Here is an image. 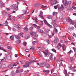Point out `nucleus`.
I'll use <instances>...</instances> for the list:
<instances>
[{"label":"nucleus","instance_id":"obj_42","mask_svg":"<svg viewBox=\"0 0 76 76\" xmlns=\"http://www.w3.org/2000/svg\"><path fill=\"white\" fill-rule=\"evenodd\" d=\"M7 48L8 49L11 50L12 49V47L11 46H8Z\"/></svg>","mask_w":76,"mask_h":76},{"label":"nucleus","instance_id":"obj_56","mask_svg":"<svg viewBox=\"0 0 76 76\" xmlns=\"http://www.w3.org/2000/svg\"><path fill=\"white\" fill-rule=\"evenodd\" d=\"M23 45L24 46H26V42H24L23 43Z\"/></svg>","mask_w":76,"mask_h":76},{"label":"nucleus","instance_id":"obj_45","mask_svg":"<svg viewBox=\"0 0 76 76\" xmlns=\"http://www.w3.org/2000/svg\"><path fill=\"white\" fill-rule=\"evenodd\" d=\"M12 31H16V28H15V27L13 28H12Z\"/></svg>","mask_w":76,"mask_h":76},{"label":"nucleus","instance_id":"obj_23","mask_svg":"<svg viewBox=\"0 0 76 76\" xmlns=\"http://www.w3.org/2000/svg\"><path fill=\"white\" fill-rule=\"evenodd\" d=\"M60 47H61V46L57 45V47H56V50H58L59 49H60Z\"/></svg>","mask_w":76,"mask_h":76},{"label":"nucleus","instance_id":"obj_49","mask_svg":"<svg viewBox=\"0 0 76 76\" xmlns=\"http://www.w3.org/2000/svg\"><path fill=\"white\" fill-rule=\"evenodd\" d=\"M54 30L56 33H57V32H58V30H57V28H54Z\"/></svg>","mask_w":76,"mask_h":76},{"label":"nucleus","instance_id":"obj_22","mask_svg":"<svg viewBox=\"0 0 76 76\" xmlns=\"http://www.w3.org/2000/svg\"><path fill=\"white\" fill-rule=\"evenodd\" d=\"M44 73H45V75H48V70H44L43 71Z\"/></svg>","mask_w":76,"mask_h":76},{"label":"nucleus","instance_id":"obj_57","mask_svg":"<svg viewBox=\"0 0 76 76\" xmlns=\"http://www.w3.org/2000/svg\"><path fill=\"white\" fill-rule=\"evenodd\" d=\"M45 31L46 32H48V29L47 28H45Z\"/></svg>","mask_w":76,"mask_h":76},{"label":"nucleus","instance_id":"obj_2","mask_svg":"<svg viewBox=\"0 0 76 76\" xmlns=\"http://www.w3.org/2000/svg\"><path fill=\"white\" fill-rule=\"evenodd\" d=\"M48 55L49 58L50 60H53V57L54 56V54L51 53H48Z\"/></svg>","mask_w":76,"mask_h":76},{"label":"nucleus","instance_id":"obj_1","mask_svg":"<svg viewBox=\"0 0 76 76\" xmlns=\"http://www.w3.org/2000/svg\"><path fill=\"white\" fill-rule=\"evenodd\" d=\"M72 3V2L71 1H68V2L66 1L65 2L64 6H66L65 7V8L67 7H69L70 6V4H71Z\"/></svg>","mask_w":76,"mask_h":76},{"label":"nucleus","instance_id":"obj_29","mask_svg":"<svg viewBox=\"0 0 76 76\" xmlns=\"http://www.w3.org/2000/svg\"><path fill=\"white\" fill-rule=\"evenodd\" d=\"M64 71H65L64 74L65 75V76H67V70H66L65 69L64 70Z\"/></svg>","mask_w":76,"mask_h":76},{"label":"nucleus","instance_id":"obj_58","mask_svg":"<svg viewBox=\"0 0 76 76\" xmlns=\"http://www.w3.org/2000/svg\"><path fill=\"white\" fill-rule=\"evenodd\" d=\"M72 52V50H71L70 51L68 52V54H71Z\"/></svg>","mask_w":76,"mask_h":76},{"label":"nucleus","instance_id":"obj_48","mask_svg":"<svg viewBox=\"0 0 76 76\" xmlns=\"http://www.w3.org/2000/svg\"><path fill=\"white\" fill-rule=\"evenodd\" d=\"M40 32L41 34L42 33H44V31L42 29H41L40 31Z\"/></svg>","mask_w":76,"mask_h":76},{"label":"nucleus","instance_id":"obj_34","mask_svg":"<svg viewBox=\"0 0 76 76\" xmlns=\"http://www.w3.org/2000/svg\"><path fill=\"white\" fill-rule=\"evenodd\" d=\"M42 14H43V12H42V11H40V15H39V16H42Z\"/></svg>","mask_w":76,"mask_h":76},{"label":"nucleus","instance_id":"obj_18","mask_svg":"<svg viewBox=\"0 0 76 76\" xmlns=\"http://www.w3.org/2000/svg\"><path fill=\"white\" fill-rule=\"evenodd\" d=\"M8 68L9 69H13V65L12 64H10L8 66Z\"/></svg>","mask_w":76,"mask_h":76},{"label":"nucleus","instance_id":"obj_5","mask_svg":"<svg viewBox=\"0 0 76 76\" xmlns=\"http://www.w3.org/2000/svg\"><path fill=\"white\" fill-rule=\"evenodd\" d=\"M66 20V21L69 22L70 24H72V25H73L74 24V22L69 17H68Z\"/></svg>","mask_w":76,"mask_h":76},{"label":"nucleus","instance_id":"obj_51","mask_svg":"<svg viewBox=\"0 0 76 76\" xmlns=\"http://www.w3.org/2000/svg\"><path fill=\"white\" fill-rule=\"evenodd\" d=\"M6 10H7V11H10V9L9 8H6Z\"/></svg>","mask_w":76,"mask_h":76},{"label":"nucleus","instance_id":"obj_6","mask_svg":"<svg viewBox=\"0 0 76 76\" xmlns=\"http://www.w3.org/2000/svg\"><path fill=\"white\" fill-rule=\"evenodd\" d=\"M33 40H35L33 41L32 42V43H33V45H35V44H37V42H38V40L37 39V38H34L33 39Z\"/></svg>","mask_w":76,"mask_h":76},{"label":"nucleus","instance_id":"obj_28","mask_svg":"<svg viewBox=\"0 0 76 76\" xmlns=\"http://www.w3.org/2000/svg\"><path fill=\"white\" fill-rule=\"evenodd\" d=\"M10 39H11V40H12V41L14 39V36H11L10 37Z\"/></svg>","mask_w":76,"mask_h":76},{"label":"nucleus","instance_id":"obj_4","mask_svg":"<svg viewBox=\"0 0 76 76\" xmlns=\"http://www.w3.org/2000/svg\"><path fill=\"white\" fill-rule=\"evenodd\" d=\"M40 67H43L44 66L46 67V68H48V66L46 64V62H43L42 63L40 64Z\"/></svg>","mask_w":76,"mask_h":76},{"label":"nucleus","instance_id":"obj_20","mask_svg":"<svg viewBox=\"0 0 76 76\" xmlns=\"http://www.w3.org/2000/svg\"><path fill=\"white\" fill-rule=\"evenodd\" d=\"M21 42L20 40H18L16 41V42L17 44H19Z\"/></svg>","mask_w":76,"mask_h":76},{"label":"nucleus","instance_id":"obj_38","mask_svg":"<svg viewBox=\"0 0 76 76\" xmlns=\"http://www.w3.org/2000/svg\"><path fill=\"white\" fill-rule=\"evenodd\" d=\"M48 26L50 27V28H52V26L50 25L49 23H48Z\"/></svg>","mask_w":76,"mask_h":76},{"label":"nucleus","instance_id":"obj_27","mask_svg":"<svg viewBox=\"0 0 76 76\" xmlns=\"http://www.w3.org/2000/svg\"><path fill=\"white\" fill-rule=\"evenodd\" d=\"M57 15V12H53V16H56Z\"/></svg>","mask_w":76,"mask_h":76},{"label":"nucleus","instance_id":"obj_39","mask_svg":"<svg viewBox=\"0 0 76 76\" xmlns=\"http://www.w3.org/2000/svg\"><path fill=\"white\" fill-rule=\"evenodd\" d=\"M6 22V25H4V26H8V25H7V24H8V22H7V21H6L5 22Z\"/></svg>","mask_w":76,"mask_h":76},{"label":"nucleus","instance_id":"obj_35","mask_svg":"<svg viewBox=\"0 0 76 76\" xmlns=\"http://www.w3.org/2000/svg\"><path fill=\"white\" fill-rule=\"evenodd\" d=\"M33 29H34V28L32 27H31L29 28V29L31 31V32H33L32 31L33 30Z\"/></svg>","mask_w":76,"mask_h":76},{"label":"nucleus","instance_id":"obj_53","mask_svg":"<svg viewBox=\"0 0 76 76\" xmlns=\"http://www.w3.org/2000/svg\"><path fill=\"white\" fill-rule=\"evenodd\" d=\"M69 70H72V66H70L69 67Z\"/></svg>","mask_w":76,"mask_h":76},{"label":"nucleus","instance_id":"obj_9","mask_svg":"<svg viewBox=\"0 0 76 76\" xmlns=\"http://www.w3.org/2000/svg\"><path fill=\"white\" fill-rule=\"evenodd\" d=\"M31 59L32 60H30V61H33V62H37V61H35V60H36V59H35V57L34 56H32L31 58Z\"/></svg>","mask_w":76,"mask_h":76},{"label":"nucleus","instance_id":"obj_25","mask_svg":"<svg viewBox=\"0 0 76 76\" xmlns=\"http://www.w3.org/2000/svg\"><path fill=\"white\" fill-rule=\"evenodd\" d=\"M6 58L5 57H4L2 58V59L1 60V61H6Z\"/></svg>","mask_w":76,"mask_h":76},{"label":"nucleus","instance_id":"obj_11","mask_svg":"<svg viewBox=\"0 0 76 76\" xmlns=\"http://www.w3.org/2000/svg\"><path fill=\"white\" fill-rule=\"evenodd\" d=\"M0 6H1V7H4V3H3L1 1H0Z\"/></svg>","mask_w":76,"mask_h":76},{"label":"nucleus","instance_id":"obj_3","mask_svg":"<svg viewBox=\"0 0 76 76\" xmlns=\"http://www.w3.org/2000/svg\"><path fill=\"white\" fill-rule=\"evenodd\" d=\"M12 7H13V9H14V10H18V3H17L16 4H14L12 6Z\"/></svg>","mask_w":76,"mask_h":76},{"label":"nucleus","instance_id":"obj_59","mask_svg":"<svg viewBox=\"0 0 76 76\" xmlns=\"http://www.w3.org/2000/svg\"><path fill=\"white\" fill-rule=\"evenodd\" d=\"M29 72V70H26L25 71V72H26V73H28Z\"/></svg>","mask_w":76,"mask_h":76},{"label":"nucleus","instance_id":"obj_7","mask_svg":"<svg viewBox=\"0 0 76 76\" xmlns=\"http://www.w3.org/2000/svg\"><path fill=\"white\" fill-rule=\"evenodd\" d=\"M14 27L16 28H19L18 29H20V26L18 24H16L14 25Z\"/></svg>","mask_w":76,"mask_h":76},{"label":"nucleus","instance_id":"obj_62","mask_svg":"<svg viewBox=\"0 0 76 76\" xmlns=\"http://www.w3.org/2000/svg\"><path fill=\"white\" fill-rule=\"evenodd\" d=\"M25 51H26V52H28V51H29V50L28 49H26L25 50Z\"/></svg>","mask_w":76,"mask_h":76},{"label":"nucleus","instance_id":"obj_14","mask_svg":"<svg viewBox=\"0 0 76 76\" xmlns=\"http://www.w3.org/2000/svg\"><path fill=\"white\" fill-rule=\"evenodd\" d=\"M0 67H1V69H4L6 67V65L0 64Z\"/></svg>","mask_w":76,"mask_h":76},{"label":"nucleus","instance_id":"obj_8","mask_svg":"<svg viewBox=\"0 0 76 76\" xmlns=\"http://www.w3.org/2000/svg\"><path fill=\"white\" fill-rule=\"evenodd\" d=\"M7 58L8 60H12V57L10 55H8L7 56Z\"/></svg>","mask_w":76,"mask_h":76},{"label":"nucleus","instance_id":"obj_54","mask_svg":"<svg viewBox=\"0 0 76 76\" xmlns=\"http://www.w3.org/2000/svg\"><path fill=\"white\" fill-rule=\"evenodd\" d=\"M52 51H53V52H56V50H55L54 49H52Z\"/></svg>","mask_w":76,"mask_h":76},{"label":"nucleus","instance_id":"obj_15","mask_svg":"<svg viewBox=\"0 0 76 76\" xmlns=\"http://www.w3.org/2000/svg\"><path fill=\"white\" fill-rule=\"evenodd\" d=\"M46 52L43 51L42 52L45 54V57H47L48 55V50H46Z\"/></svg>","mask_w":76,"mask_h":76},{"label":"nucleus","instance_id":"obj_43","mask_svg":"<svg viewBox=\"0 0 76 76\" xmlns=\"http://www.w3.org/2000/svg\"><path fill=\"white\" fill-rule=\"evenodd\" d=\"M69 29H70V31H72V30L74 28L73 27H69Z\"/></svg>","mask_w":76,"mask_h":76},{"label":"nucleus","instance_id":"obj_44","mask_svg":"<svg viewBox=\"0 0 76 76\" xmlns=\"http://www.w3.org/2000/svg\"><path fill=\"white\" fill-rule=\"evenodd\" d=\"M41 7L42 9H44V8H45V7H46V6H44V5H42Z\"/></svg>","mask_w":76,"mask_h":76},{"label":"nucleus","instance_id":"obj_31","mask_svg":"<svg viewBox=\"0 0 76 76\" xmlns=\"http://www.w3.org/2000/svg\"><path fill=\"white\" fill-rule=\"evenodd\" d=\"M31 62H28V63H29V64H34V62L33 61H30Z\"/></svg>","mask_w":76,"mask_h":76},{"label":"nucleus","instance_id":"obj_63","mask_svg":"<svg viewBox=\"0 0 76 76\" xmlns=\"http://www.w3.org/2000/svg\"><path fill=\"white\" fill-rule=\"evenodd\" d=\"M70 59L71 61H73V59L72 57H71L70 58Z\"/></svg>","mask_w":76,"mask_h":76},{"label":"nucleus","instance_id":"obj_26","mask_svg":"<svg viewBox=\"0 0 76 76\" xmlns=\"http://www.w3.org/2000/svg\"><path fill=\"white\" fill-rule=\"evenodd\" d=\"M0 50H3L4 51V52H6V51L3 48V47H1V46H0Z\"/></svg>","mask_w":76,"mask_h":76},{"label":"nucleus","instance_id":"obj_21","mask_svg":"<svg viewBox=\"0 0 76 76\" xmlns=\"http://www.w3.org/2000/svg\"><path fill=\"white\" fill-rule=\"evenodd\" d=\"M7 15V12H3V18L4 17L6 16V15Z\"/></svg>","mask_w":76,"mask_h":76},{"label":"nucleus","instance_id":"obj_64","mask_svg":"<svg viewBox=\"0 0 76 76\" xmlns=\"http://www.w3.org/2000/svg\"><path fill=\"white\" fill-rule=\"evenodd\" d=\"M12 65H13V66H17V64H16V63H15V64H12Z\"/></svg>","mask_w":76,"mask_h":76},{"label":"nucleus","instance_id":"obj_16","mask_svg":"<svg viewBox=\"0 0 76 76\" xmlns=\"http://www.w3.org/2000/svg\"><path fill=\"white\" fill-rule=\"evenodd\" d=\"M29 37H30V36L29 34H26L25 36V39H27L29 38Z\"/></svg>","mask_w":76,"mask_h":76},{"label":"nucleus","instance_id":"obj_24","mask_svg":"<svg viewBox=\"0 0 76 76\" xmlns=\"http://www.w3.org/2000/svg\"><path fill=\"white\" fill-rule=\"evenodd\" d=\"M16 39H18V40H19V39H20V37L19 35H17V36H16Z\"/></svg>","mask_w":76,"mask_h":76},{"label":"nucleus","instance_id":"obj_32","mask_svg":"<svg viewBox=\"0 0 76 76\" xmlns=\"http://www.w3.org/2000/svg\"><path fill=\"white\" fill-rule=\"evenodd\" d=\"M23 29H24V30H25V31H28V28L26 27H25V28H23Z\"/></svg>","mask_w":76,"mask_h":76},{"label":"nucleus","instance_id":"obj_55","mask_svg":"<svg viewBox=\"0 0 76 76\" xmlns=\"http://www.w3.org/2000/svg\"><path fill=\"white\" fill-rule=\"evenodd\" d=\"M39 16H40L41 18V19H44V17H43L42 15H39Z\"/></svg>","mask_w":76,"mask_h":76},{"label":"nucleus","instance_id":"obj_30","mask_svg":"<svg viewBox=\"0 0 76 76\" xmlns=\"http://www.w3.org/2000/svg\"><path fill=\"white\" fill-rule=\"evenodd\" d=\"M44 22L45 23V24H46V25H48V23H47V20H46L44 19Z\"/></svg>","mask_w":76,"mask_h":76},{"label":"nucleus","instance_id":"obj_19","mask_svg":"<svg viewBox=\"0 0 76 76\" xmlns=\"http://www.w3.org/2000/svg\"><path fill=\"white\" fill-rule=\"evenodd\" d=\"M22 15H25V14H26V11L25 10H23L22 11Z\"/></svg>","mask_w":76,"mask_h":76},{"label":"nucleus","instance_id":"obj_12","mask_svg":"<svg viewBox=\"0 0 76 76\" xmlns=\"http://www.w3.org/2000/svg\"><path fill=\"white\" fill-rule=\"evenodd\" d=\"M58 37H56L54 40V42L55 44H57L58 42Z\"/></svg>","mask_w":76,"mask_h":76},{"label":"nucleus","instance_id":"obj_60","mask_svg":"<svg viewBox=\"0 0 76 76\" xmlns=\"http://www.w3.org/2000/svg\"><path fill=\"white\" fill-rule=\"evenodd\" d=\"M33 25L35 28H36V27H37V25H36V24H33Z\"/></svg>","mask_w":76,"mask_h":76},{"label":"nucleus","instance_id":"obj_46","mask_svg":"<svg viewBox=\"0 0 76 76\" xmlns=\"http://www.w3.org/2000/svg\"><path fill=\"white\" fill-rule=\"evenodd\" d=\"M52 18V16L50 15H49L48 16V19H51V18Z\"/></svg>","mask_w":76,"mask_h":76},{"label":"nucleus","instance_id":"obj_37","mask_svg":"<svg viewBox=\"0 0 76 76\" xmlns=\"http://www.w3.org/2000/svg\"><path fill=\"white\" fill-rule=\"evenodd\" d=\"M63 46L62 47L63 50L64 51H65V48H64V46H65L63 44Z\"/></svg>","mask_w":76,"mask_h":76},{"label":"nucleus","instance_id":"obj_40","mask_svg":"<svg viewBox=\"0 0 76 76\" xmlns=\"http://www.w3.org/2000/svg\"><path fill=\"white\" fill-rule=\"evenodd\" d=\"M20 36L23 38V34L22 33H20Z\"/></svg>","mask_w":76,"mask_h":76},{"label":"nucleus","instance_id":"obj_50","mask_svg":"<svg viewBox=\"0 0 76 76\" xmlns=\"http://www.w3.org/2000/svg\"><path fill=\"white\" fill-rule=\"evenodd\" d=\"M19 70H18V69H17V70L15 71L16 74H17L18 73H19Z\"/></svg>","mask_w":76,"mask_h":76},{"label":"nucleus","instance_id":"obj_13","mask_svg":"<svg viewBox=\"0 0 76 76\" xmlns=\"http://www.w3.org/2000/svg\"><path fill=\"white\" fill-rule=\"evenodd\" d=\"M57 1L55 0L51 3V4L52 6H53L54 4H57Z\"/></svg>","mask_w":76,"mask_h":76},{"label":"nucleus","instance_id":"obj_47","mask_svg":"<svg viewBox=\"0 0 76 76\" xmlns=\"http://www.w3.org/2000/svg\"><path fill=\"white\" fill-rule=\"evenodd\" d=\"M41 27L40 26H38L37 27V29L38 30H39V29H40V28Z\"/></svg>","mask_w":76,"mask_h":76},{"label":"nucleus","instance_id":"obj_41","mask_svg":"<svg viewBox=\"0 0 76 76\" xmlns=\"http://www.w3.org/2000/svg\"><path fill=\"white\" fill-rule=\"evenodd\" d=\"M34 19H35L36 20L35 21V23H37V22H38V21H37V18H34Z\"/></svg>","mask_w":76,"mask_h":76},{"label":"nucleus","instance_id":"obj_17","mask_svg":"<svg viewBox=\"0 0 76 76\" xmlns=\"http://www.w3.org/2000/svg\"><path fill=\"white\" fill-rule=\"evenodd\" d=\"M37 48L34 46H32L31 48H30V50H34V51L36 50Z\"/></svg>","mask_w":76,"mask_h":76},{"label":"nucleus","instance_id":"obj_33","mask_svg":"<svg viewBox=\"0 0 76 76\" xmlns=\"http://www.w3.org/2000/svg\"><path fill=\"white\" fill-rule=\"evenodd\" d=\"M58 46H59L60 47H62L63 46V45H61V43H59L58 44Z\"/></svg>","mask_w":76,"mask_h":76},{"label":"nucleus","instance_id":"obj_36","mask_svg":"<svg viewBox=\"0 0 76 76\" xmlns=\"http://www.w3.org/2000/svg\"><path fill=\"white\" fill-rule=\"evenodd\" d=\"M61 10H64V7H63V5H61Z\"/></svg>","mask_w":76,"mask_h":76},{"label":"nucleus","instance_id":"obj_10","mask_svg":"<svg viewBox=\"0 0 76 76\" xmlns=\"http://www.w3.org/2000/svg\"><path fill=\"white\" fill-rule=\"evenodd\" d=\"M40 6H41V4L39 3H36L34 5L35 7H39Z\"/></svg>","mask_w":76,"mask_h":76},{"label":"nucleus","instance_id":"obj_52","mask_svg":"<svg viewBox=\"0 0 76 76\" xmlns=\"http://www.w3.org/2000/svg\"><path fill=\"white\" fill-rule=\"evenodd\" d=\"M26 66L28 67H29V64L26 63Z\"/></svg>","mask_w":76,"mask_h":76},{"label":"nucleus","instance_id":"obj_61","mask_svg":"<svg viewBox=\"0 0 76 76\" xmlns=\"http://www.w3.org/2000/svg\"><path fill=\"white\" fill-rule=\"evenodd\" d=\"M54 9H57V5L54 6Z\"/></svg>","mask_w":76,"mask_h":76}]
</instances>
